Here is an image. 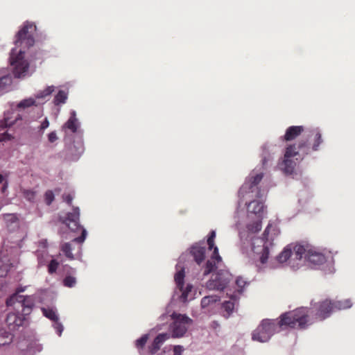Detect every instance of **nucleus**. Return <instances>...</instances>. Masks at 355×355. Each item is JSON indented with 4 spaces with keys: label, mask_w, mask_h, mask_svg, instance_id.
I'll return each instance as SVG.
<instances>
[{
    "label": "nucleus",
    "mask_w": 355,
    "mask_h": 355,
    "mask_svg": "<svg viewBox=\"0 0 355 355\" xmlns=\"http://www.w3.org/2000/svg\"><path fill=\"white\" fill-rule=\"evenodd\" d=\"M59 263L55 259H52L48 265V272L53 274L56 272Z\"/></svg>",
    "instance_id": "45"
},
{
    "label": "nucleus",
    "mask_w": 355,
    "mask_h": 355,
    "mask_svg": "<svg viewBox=\"0 0 355 355\" xmlns=\"http://www.w3.org/2000/svg\"><path fill=\"white\" fill-rule=\"evenodd\" d=\"M12 335L0 327V346L10 344L12 340Z\"/></svg>",
    "instance_id": "29"
},
{
    "label": "nucleus",
    "mask_w": 355,
    "mask_h": 355,
    "mask_svg": "<svg viewBox=\"0 0 355 355\" xmlns=\"http://www.w3.org/2000/svg\"><path fill=\"white\" fill-rule=\"evenodd\" d=\"M296 164L291 158H284L281 164V168L284 173L287 175L293 174L295 168Z\"/></svg>",
    "instance_id": "24"
},
{
    "label": "nucleus",
    "mask_w": 355,
    "mask_h": 355,
    "mask_svg": "<svg viewBox=\"0 0 355 355\" xmlns=\"http://www.w3.org/2000/svg\"><path fill=\"white\" fill-rule=\"evenodd\" d=\"M297 245H302L300 243H291L287 245L284 250L276 257V262H270V268H277L281 266L282 264L288 261V265L293 269L292 263L296 264L297 260L295 259V253L296 252L295 248Z\"/></svg>",
    "instance_id": "9"
},
{
    "label": "nucleus",
    "mask_w": 355,
    "mask_h": 355,
    "mask_svg": "<svg viewBox=\"0 0 355 355\" xmlns=\"http://www.w3.org/2000/svg\"><path fill=\"white\" fill-rule=\"evenodd\" d=\"M184 259V254H182L179 257V261L178 264L176 265L177 272L175 274L174 279L178 288L180 290H182L183 286H184V268L180 266V262L182 260Z\"/></svg>",
    "instance_id": "18"
},
{
    "label": "nucleus",
    "mask_w": 355,
    "mask_h": 355,
    "mask_svg": "<svg viewBox=\"0 0 355 355\" xmlns=\"http://www.w3.org/2000/svg\"><path fill=\"white\" fill-rule=\"evenodd\" d=\"M297 148L299 150H302L303 148H306V150H304V154H308V140H306V141H301L299 142L298 145H297Z\"/></svg>",
    "instance_id": "50"
},
{
    "label": "nucleus",
    "mask_w": 355,
    "mask_h": 355,
    "mask_svg": "<svg viewBox=\"0 0 355 355\" xmlns=\"http://www.w3.org/2000/svg\"><path fill=\"white\" fill-rule=\"evenodd\" d=\"M41 311L43 315L50 320L54 322L59 320L57 309L55 307H42Z\"/></svg>",
    "instance_id": "25"
},
{
    "label": "nucleus",
    "mask_w": 355,
    "mask_h": 355,
    "mask_svg": "<svg viewBox=\"0 0 355 355\" xmlns=\"http://www.w3.org/2000/svg\"><path fill=\"white\" fill-rule=\"evenodd\" d=\"M295 257L297 260L296 264H293V270H297L302 265V258L304 257L312 268H319L327 262L325 255L318 252L313 246L307 243H302V245H297L295 248Z\"/></svg>",
    "instance_id": "3"
},
{
    "label": "nucleus",
    "mask_w": 355,
    "mask_h": 355,
    "mask_svg": "<svg viewBox=\"0 0 355 355\" xmlns=\"http://www.w3.org/2000/svg\"><path fill=\"white\" fill-rule=\"evenodd\" d=\"M3 220L6 223L8 230L14 232L19 228L20 220L17 216L15 214H3Z\"/></svg>",
    "instance_id": "20"
},
{
    "label": "nucleus",
    "mask_w": 355,
    "mask_h": 355,
    "mask_svg": "<svg viewBox=\"0 0 355 355\" xmlns=\"http://www.w3.org/2000/svg\"><path fill=\"white\" fill-rule=\"evenodd\" d=\"M80 209L78 207H74L72 212H69L62 223L66 224L71 231H76L80 227L79 223Z\"/></svg>",
    "instance_id": "14"
},
{
    "label": "nucleus",
    "mask_w": 355,
    "mask_h": 355,
    "mask_svg": "<svg viewBox=\"0 0 355 355\" xmlns=\"http://www.w3.org/2000/svg\"><path fill=\"white\" fill-rule=\"evenodd\" d=\"M34 306L35 299L33 295L24 296V315L29 314Z\"/></svg>",
    "instance_id": "28"
},
{
    "label": "nucleus",
    "mask_w": 355,
    "mask_h": 355,
    "mask_svg": "<svg viewBox=\"0 0 355 355\" xmlns=\"http://www.w3.org/2000/svg\"><path fill=\"white\" fill-rule=\"evenodd\" d=\"M193 290V285L191 284H187L186 287L183 286L182 291V294L180 295V300L183 302H187V301L193 299L192 295L190 294Z\"/></svg>",
    "instance_id": "30"
},
{
    "label": "nucleus",
    "mask_w": 355,
    "mask_h": 355,
    "mask_svg": "<svg viewBox=\"0 0 355 355\" xmlns=\"http://www.w3.org/2000/svg\"><path fill=\"white\" fill-rule=\"evenodd\" d=\"M239 298V297L236 293H233L230 295V300L225 301L222 304L223 316L226 318H229L232 314L236 305L238 304Z\"/></svg>",
    "instance_id": "17"
},
{
    "label": "nucleus",
    "mask_w": 355,
    "mask_h": 355,
    "mask_svg": "<svg viewBox=\"0 0 355 355\" xmlns=\"http://www.w3.org/2000/svg\"><path fill=\"white\" fill-rule=\"evenodd\" d=\"M55 196L54 193L51 190H48L45 192L44 194V200L47 205H50L53 201L54 200Z\"/></svg>",
    "instance_id": "44"
},
{
    "label": "nucleus",
    "mask_w": 355,
    "mask_h": 355,
    "mask_svg": "<svg viewBox=\"0 0 355 355\" xmlns=\"http://www.w3.org/2000/svg\"><path fill=\"white\" fill-rule=\"evenodd\" d=\"M60 249L64 254L69 260H73L74 256L72 254V246L71 243H64L60 245Z\"/></svg>",
    "instance_id": "33"
},
{
    "label": "nucleus",
    "mask_w": 355,
    "mask_h": 355,
    "mask_svg": "<svg viewBox=\"0 0 355 355\" xmlns=\"http://www.w3.org/2000/svg\"><path fill=\"white\" fill-rule=\"evenodd\" d=\"M42 345L37 342L36 340H31L26 344V352L35 354L37 352H40L42 350Z\"/></svg>",
    "instance_id": "31"
},
{
    "label": "nucleus",
    "mask_w": 355,
    "mask_h": 355,
    "mask_svg": "<svg viewBox=\"0 0 355 355\" xmlns=\"http://www.w3.org/2000/svg\"><path fill=\"white\" fill-rule=\"evenodd\" d=\"M31 105H37L35 100L33 98L24 99V108L28 107Z\"/></svg>",
    "instance_id": "48"
},
{
    "label": "nucleus",
    "mask_w": 355,
    "mask_h": 355,
    "mask_svg": "<svg viewBox=\"0 0 355 355\" xmlns=\"http://www.w3.org/2000/svg\"><path fill=\"white\" fill-rule=\"evenodd\" d=\"M54 89L55 87L53 85L48 86L45 89L39 92L36 94L35 98L37 99L44 98L46 96L51 95L53 92Z\"/></svg>",
    "instance_id": "37"
},
{
    "label": "nucleus",
    "mask_w": 355,
    "mask_h": 355,
    "mask_svg": "<svg viewBox=\"0 0 355 355\" xmlns=\"http://www.w3.org/2000/svg\"><path fill=\"white\" fill-rule=\"evenodd\" d=\"M80 126V123L76 117V111L71 110L69 119L62 126V130L65 133H67L68 130L72 133H76Z\"/></svg>",
    "instance_id": "16"
},
{
    "label": "nucleus",
    "mask_w": 355,
    "mask_h": 355,
    "mask_svg": "<svg viewBox=\"0 0 355 355\" xmlns=\"http://www.w3.org/2000/svg\"><path fill=\"white\" fill-rule=\"evenodd\" d=\"M46 241H44V242L43 243V245H46Z\"/></svg>",
    "instance_id": "63"
},
{
    "label": "nucleus",
    "mask_w": 355,
    "mask_h": 355,
    "mask_svg": "<svg viewBox=\"0 0 355 355\" xmlns=\"http://www.w3.org/2000/svg\"><path fill=\"white\" fill-rule=\"evenodd\" d=\"M313 308H316V317L320 320H323L328 318L331 313L334 311V307L332 302L330 300H325L319 304L315 303L314 304L311 302Z\"/></svg>",
    "instance_id": "10"
},
{
    "label": "nucleus",
    "mask_w": 355,
    "mask_h": 355,
    "mask_svg": "<svg viewBox=\"0 0 355 355\" xmlns=\"http://www.w3.org/2000/svg\"><path fill=\"white\" fill-rule=\"evenodd\" d=\"M63 200L66 202L68 205H71L73 198V196L71 194H64L62 196Z\"/></svg>",
    "instance_id": "54"
},
{
    "label": "nucleus",
    "mask_w": 355,
    "mask_h": 355,
    "mask_svg": "<svg viewBox=\"0 0 355 355\" xmlns=\"http://www.w3.org/2000/svg\"><path fill=\"white\" fill-rule=\"evenodd\" d=\"M63 285L68 288H73L76 284V278L73 276L68 275L66 276L63 281Z\"/></svg>",
    "instance_id": "38"
},
{
    "label": "nucleus",
    "mask_w": 355,
    "mask_h": 355,
    "mask_svg": "<svg viewBox=\"0 0 355 355\" xmlns=\"http://www.w3.org/2000/svg\"><path fill=\"white\" fill-rule=\"evenodd\" d=\"M53 328L56 330L57 334L59 336L62 335V333L64 330V327L62 324L58 320L54 321V324H53Z\"/></svg>",
    "instance_id": "47"
},
{
    "label": "nucleus",
    "mask_w": 355,
    "mask_h": 355,
    "mask_svg": "<svg viewBox=\"0 0 355 355\" xmlns=\"http://www.w3.org/2000/svg\"><path fill=\"white\" fill-rule=\"evenodd\" d=\"M36 65L34 60L24 59V77L31 76L35 71Z\"/></svg>",
    "instance_id": "26"
},
{
    "label": "nucleus",
    "mask_w": 355,
    "mask_h": 355,
    "mask_svg": "<svg viewBox=\"0 0 355 355\" xmlns=\"http://www.w3.org/2000/svg\"><path fill=\"white\" fill-rule=\"evenodd\" d=\"M16 47L10 52V64L12 67V73L15 78H20L22 75V28L19 29L16 35Z\"/></svg>",
    "instance_id": "7"
},
{
    "label": "nucleus",
    "mask_w": 355,
    "mask_h": 355,
    "mask_svg": "<svg viewBox=\"0 0 355 355\" xmlns=\"http://www.w3.org/2000/svg\"><path fill=\"white\" fill-rule=\"evenodd\" d=\"M266 149H267V146L266 145H263V147H262V150H263V153H262V164L264 166L266 164V163L270 159V157L268 156L267 157L266 154Z\"/></svg>",
    "instance_id": "51"
},
{
    "label": "nucleus",
    "mask_w": 355,
    "mask_h": 355,
    "mask_svg": "<svg viewBox=\"0 0 355 355\" xmlns=\"http://www.w3.org/2000/svg\"><path fill=\"white\" fill-rule=\"evenodd\" d=\"M219 300V298L216 295L205 296L201 300V306L203 308L207 307L210 304L214 303Z\"/></svg>",
    "instance_id": "35"
},
{
    "label": "nucleus",
    "mask_w": 355,
    "mask_h": 355,
    "mask_svg": "<svg viewBox=\"0 0 355 355\" xmlns=\"http://www.w3.org/2000/svg\"><path fill=\"white\" fill-rule=\"evenodd\" d=\"M24 197L30 202H35L36 192L31 190L24 191Z\"/></svg>",
    "instance_id": "43"
},
{
    "label": "nucleus",
    "mask_w": 355,
    "mask_h": 355,
    "mask_svg": "<svg viewBox=\"0 0 355 355\" xmlns=\"http://www.w3.org/2000/svg\"><path fill=\"white\" fill-rule=\"evenodd\" d=\"M216 237V232L214 230H212L210 232L209 236L207 239V245L209 250H214V247H216L214 245V239Z\"/></svg>",
    "instance_id": "42"
},
{
    "label": "nucleus",
    "mask_w": 355,
    "mask_h": 355,
    "mask_svg": "<svg viewBox=\"0 0 355 355\" xmlns=\"http://www.w3.org/2000/svg\"><path fill=\"white\" fill-rule=\"evenodd\" d=\"M148 339V334H144L141 338L136 340L135 345L137 348H143Z\"/></svg>",
    "instance_id": "41"
},
{
    "label": "nucleus",
    "mask_w": 355,
    "mask_h": 355,
    "mask_svg": "<svg viewBox=\"0 0 355 355\" xmlns=\"http://www.w3.org/2000/svg\"><path fill=\"white\" fill-rule=\"evenodd\" d=\"M49 125V121L47 118H45L44 120L42 121L41 125L39 126V128L40 130L43 131L46 128H47Z\"/></svg>",
    "instance_id": "55"
},
{
    "label": "nucleus",
    "mask_w": 355,
    "mask_h": 355,
    "mask_svg": "<svg viewBox=\"0 0 355 355\" xmlns=\"http://www.w3.org/2000/svg\"><path fill=\"white\" fill-rule=\"evenodd\" d=\"M171 336L170 334L162 333L158 334L154 339L152 345L150 348V352L152 354H155L163 345V343L167 340Z\"/></svg>",
    "instance_id": "22"
},
{
    "label": "nucleus",
    "mask_w": 355,
    "mask_h": 355,
    "mask_svg": "<svg viewBox=\"0 0 355 355\" xmlns=\"http://www.w3.org/2000/svg\"><path fill=\"white\" fill-rule=\"evenodd\" d=\"M232 275L227 270H218L211 279L206 283V287L211 291H223L232 281Z\"/></svg>",
    "instance_id": "8"
},
{
    "label": "nucleus",
    "mask_w": 355,
    "mask_h": 355,
    "mask_svg": "<svg viewBox=\"0 0 355 355\" xmlns=\"http://www.w3.org/2000/svg\"><path fill=\"white\" fill-rule=\"evenodd\" d=\"M4 181V177L0 174V183H2Z\"/></svg>",
    "instance_id": "57"
},
{
    "label": "nucleus",
    "mask_w": 355,
    "mask_h": 355,
    "mask_svg": "<svg viewBox=\"0 0 355 355\" xmlns=\"http://www.w3.org/2000/svg\"><path fill=\"white\" fill-rule=\"evenodd\" d=\"M12 138H14V137L12 136L11 134L8 133V132L0 133V141H9Z\"/></svg>",
    "instance_id": "49"
},
{
    "label": "nucleus",
    "mask_w": 355,
    "mask_h": 355,
    "mask_svg": "<svg viewBox=\"0 0 355 355\" xmlns=\"http://www.w3.org/2000/svg\"><path fill=\"white\" fill-rule=\"evenodd\" d=\"M221 262L222 258L218 253V247H214V250L213 251L211 258L207 261L204 266L205 270L203 275L207 276L214 272L215 269L218 268V264Z\"/></svg>",
    "instance_id": "13"
},
{
    "label": "nucleus",
    "mask_w": 355,
    "mask_h": 355,
    "mask_svg": "<svg viewBox=\"0 0 355 355\" xmlns=\"http://www.w3.org/2000/svg\"><path fill=\"white\" fill-rule=\"evenodd\" d=\"M213 323L214 324V326L218 325V324L216 323V322H214Z\"/></svg>",
    "instance_id": "60"
},
{
    "label": "nucleus",
    "mask_w": 355,
    "mask_h": 355,
    "mask_svg": "<svg viewBox=\"0 0 355 355\" xmlns=\"http://www.w3.org/2000/svg\"><path fill=\"white\" fill-rule=\"evenodd\" d=\"M86 236H87V231L84 228H82V234L80 236L78 237H76V238H74L73 240H72V242H76V243H83L85 239H86Z\"/></svg>",
    "instance_id": "46"
},
{
    "label": "nucleus",
    "mask_w": 355,
    "mask_h": 355,
    "mask_svg": "<svg viewBox=\"0 0 355 355\" xmlns=\"http://www.w3.org/2000/svg\"><path fill=\"white\" fill-rule=\"evenodd\" d=\"M58 139L56 132L52 131L48 135V140L50 143H53Z\"/></svg>",
    "instance_id": "52"
},
{
    "label": "nucleus",
    "mask_w": 355,
    "mask_h": 355,
    "mask_svg": "<svg viewBox=\"0 0 355 355\" xmlns=\"http://www.w3.org/2000/svg\"><path fill=\"white\" fill-rule=\"evenodd\" d=\"M213 323L214 324V326L218 325V324L216 323V322H214Z\"/></svg>",
    "instance_id": "61"
},
{
    "label": "nucleus",
    "mask_w": 355,
    "mask_h": 355,
    "mask_svg": "<svg viewBox=\"0 0 355 355\" xmlns=\"http://www.w3.org/2000/svg\"><path fill=\"white\" fill-rule=\"evenodd\" d=\"M303 130L304 128L302 125L291 126L286 130L285 135L282 137V139L284 141L293 140L299 136Z\"/></svg>",
    "instance_id": "23"
},
{
    "label": "nucleus",
    "mask_w": 355,
    "mask_h": 355,
    "mask_svg": "<svg viewBox=\"0 0 355 355\" xmlns=\"http://www.w3.org/2000/svg\"><path fill=\"white\" fill-rule=\"evenodd\" d=\"M22 288L19 287L17 291L6 300V305L12 307L17 312H10L6 318V323L11 331L18 330L22 326V317L20 310H22Z\"/></svg>",
    "instance_id": "5"
},
{
    "label": "nucleus",
    "mask_w": 355,
    "mask_h": 355,
    "mask_svg": "<svg viewBox=\"0 0 355 355\" xmlns=\"http://www.w3.org/2000/svg\"><path fill=\"white\" fill-rule=\"evenodd\" d=\"M315 142L313 145L312 149L314 151L318 150L319 146L322 143V135L319 131H317L315 135Z\"/></svg>",
    "instance_id": "40"
},
{
    "label": "nucleus",
    "mask_w": 355,
    "mask_h": 355,
    "mask_svg": "<svg viewBox=\"0 0 355 355\" xmlns=\"http://www.w3.org/2000/svg\"><path fill=\"white\" fill-rule=\"evenodd\" d=\"M298 154L295 145H291L286 149L284 158H291Z\"/></svg>",
    "instance_id": "39"
},
{
    "label": "nucleus",
    "mask_w": 355,
    "mask_h": 355,
    "mask_svg": "<svg viewBox=\"0 0 355 355\" xmlns=\"http://www.w3.org/2000/svg\"><path fill=\"white\" fill-rule=\"evenodd\" d=\"M46 241H44V242L43 243V245H46Z\"/></svg>",
    "instance_id": "62"
},
{
    "label": "nucleus",
    "mask_w": 355,
    "mask_h": 355,
    "mask_svg": "<svg viewBox=\"0 0 355 355\" xmlns=\"http://www.w3.org/2000/svg\"><path fill=\"white\" fill-rule=\"evenodd\" d=\"M332 305L334 307V311L336 310H342L345 309H349L352 307V303L350 300H345L343 301H336L332 302Z\"/></svg>",
    "instance_id": "32"
},
{
    "label": "nucleus",
    "mask_w": 355,
    "mask_h": 355,
    "mask_svg": "<svg viewBox=\"0 0 355 355\" xmlns=\"http://www.w3.org/2000/svg\"><path fill=\"white\" fill-rule=\"evenodd\" d=\"M20 118L21 114L17 109L12 110L11 112H7L5 113L3 119L0 121V130L10 127L19 121Z\"/></svg>",
    "instance_id": "15"
},
{
    "label": "nucleus",
    "mask_w": 355,
    "mask_h": 355,
    "mask_svg": "<svg viewBox=\"0 0 355 355\" xmlns=\"http://www.w3.org/2000/svg\"><path fill=\"white\" fill-rule=\"evenodd\" d=\"M166 317H167V314H166V313H164V314H162V315L159 317V318H160V320H164Z\"/></svg>",
    "instance_id": "56"
},
{
    "label": "nucleus",
    "mask_w": 355,
    "mask_h": 355,
    "mask_svg": "<svg viewBox=\"0 0 355 355\" xmlns=\"http://www.w3.org/2000/svg\"><path fill=\"white\" fill-rule=\"evenodd\" d=\"M277 234V230L271 224H268L265 229L263 237L252 236L248 238V242L245 241V245L250 243L252 250L255 253H261L260 261L261 263H266L268 259L270 247L272 246L273 235Z\"/></svg>",
    "instance_id": "4"
},
{
    "label": "nucleus",
    "mask_w": 355,
    "mask_h": 355,
    "mask_svg": "<svg viewBox=\"0 0 355 355\" xmlns=\"http://www.w3.org/2000/svg\"><path fill=\"white\" fill-rule=\"evenodd\" d=\"M67 93L64 90H59L57 94L55 96L53 103L55 105L65 103L67 99Z\"/></svg>",
    "instance_id": "34"
},
{
    "label": "nucleus",
    "mask_w": 355,
    "mask_h": 355,
    "mask_svg": "<svg viewBox=\"0 0 355 355\" xmlns=\"http://www.w3.org/2000/svg\"><path fill=\"white\" fill-rule=\"evenodd\" d=\"M66 156L71 160H77L83 153V147L81 144H70L65 148Z\"/></svg>",
    "instance_id": "19"
},
{
    "label": "nucleus",
    "mask_w": 355,
    "mask_h": 355,
    "mask_svg": "<svg viewBox=\"0 0 355 355\" xmlns=\"http://www.w3.org/2000/svg\"><path fill=\"white\" fill-rule=\"evenodd\" d=\"M22 107V101H20L18 104H17V108H21Z\"/></svg>",
    "instance_id": "58"
},
{
    "label": "nucleus",
    "mask_w": 355,
    "mask_h": 355,
    "mask_svg": "<svg viewBox=\"0 0 355 355\" xmlns=\"http://www.w3.org/2000/svg\"><path fill=\"white\" fill-rule=\"evenodd\" d=\"M12 84V77L10 74L0 77V92H6Z\"/></svg>",
    "instance_id": "27"
},
{
    "label": "nucleus",
    "mask_w": 355,
    "mask_h": 355,
    "mask_svg": "<svg viewBox=\"0 0 355 355\" xmlns=\"http://www.w3.org/2000/svg\"><path fill=\"white\" fill-rule=\"evenodd\" d=\"M71 270L73 271V273L76 272V270L75 269H73V268H71Z\"/></svg>",
    "instance_id": "59"
},
{
    "label": "nucleus",
    "mask_w": 355,
    "mask_h": 355,
    "mask_svg": "<svg viewBox=\"0 0 355 355\" xmlns=\"http://www.w3.org/2000/svg\"><path fill=\"white\" fill-rule=\"evenodd\" d=\"M248 284V282L245 281L242 277H239L236 280V285L238 287L236 293L239 297L243 293L244 287Z\"/></svg>",
    "instance_id": "36"
},
{
    "label": "nucleus",
    "mask_w": 355,
    "mask_h": 355,
    "mask_svg": "<svg viewBox=\"0 0 355 355\" xmlns=\"http://www.w3.org/2000/svg\"><path fill=\"white\" fill-rule=\"evenodd\" d=\"M263 177V173H256L253 170L246 178L239 191V196H247L248 198L252 199L249 202H246L249 218H252V215H254L256 218H263L265 209L263 199L267 194L266 190L261 189L259 187Z\"/></svg>",
    "instance_id": "2"
},
{
    "label": "nucleus",
    "mask_w": 355,
    "mask_h": 355,
    "mask_svg": "<svg viewBox=\"0 0 355 355\" xmlns=\"http://www.w3.org/2000/svg\"><path fill=\"white\" fill-rule=\"evenodd\" d=\"M206 248L205 246L196 243L191 248V254L195 261L200 265L205 258Z\"/></svg>",
    "instance_id": "21"
},
{
    "label": "nucleus",
    "mask_w": 355,
    "mask_h": 355,
    "mask_svg": "<svg viewBox=\"0 0 355 355\" xmlns=\"http://www.w3.org/2000/svg\"><path fill=\"white\" fill-rule=\"evenodd\" d=\"M173 322L169 326L171 338H180L184 337L193 321L186 314L173 312L171 315Z\"/></svg>",
    "instance_id": "6"
},
{
    "label": "nucleus",
    "mask_w": 355,
    "mask_h": 355,
    "mask_svg": "<svg viewBox=\"0 0 355 355\" xmlns=\"http://www.w3.org/2000/svg\"><path fill=\"white\" fill-rule=\"evenodd\" d=\"M261 220L262 218H256V220L253 223L247 225V231H239L240 239L244 248L245 247V241L248 242V238L252 237L251 234L257 233L261 230Z\"/></svg>",
    "instance_id": "11"
},
{
    "label": "nucleus",
    "mask_w": 355,
    "mask_h": 355,
    "mask_svg": "<svg viewBox=\"0 0 355 355\" xmlns=\"http://www.w3.org/2000/svg\"><path fill=\"white\" fill-rule=\"evenodd\" d=\"M24 43L27 46H32L35 43V38L37 37L36 26L30 21L24 24Z\"/></svg>",
    "instance_id": "12"
},
{
    "label": "nucleus",
    "mask_w": 355,
    "mask_h": 355,
    "mask_svg": "<svg viewBox=\"0 0 355 355\" xmlns=\"http://www.w3.org/2000/svg\"><path fill=\"white\" fill-rule=\"evenodd\" d=\"M184 348L182 345H175L173 348V355H182Z\"/></svg>",
    "instance_id": "53"
},
{
    "label": "nucleus",
    "mask_w": 355,
    "mask_h": 355,
    "mask_svg": "<svg viewBox=\"0 0 355 355\" xmlns=\"http://www.w3.org/2000/svg\"><path fill=\"white\" fill-rule=\"evenodd\" d=\"M311 310L312 308L302 306L292 311L286 312L280 315V320L277 323L274 320L263 319L252 331V340L259 343L269 341L277 331V326L282 329L290 327L304 329L311 324L309 320Z\"/></svg>",
    "instance_id": "1"
}]
</instances>
